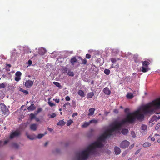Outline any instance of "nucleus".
<instances>
[{"mask_svg":"<svg viewBox=\"0 0 160 160\" xmlns=\"http://www.w3.org/2000/svg\"><path fill=\"white\" fill-rule=\"evenodd\" d=\"M110 127L111 128L106 131L103 134L98 138V140L94 142H97L98 144L97 145H93V146L95 148L102 147L103 146V145L102 142H104L105 139L111 135L113 132L120 130L121 128L118 122V121H115L113 122L111 125Z\"/></svg>","mask_w":160,"mask_h":160,"instance_id":"f257e3e1","label":"nucleus"},{"mask_svg":"<svg viewBox=\"0 0 160 160\" xmlns=\"http://www.w3.org/2000/svg\"><path fill=\"white\" fill-rule=\"evenodd\" d=\"M144 118V115L141 113L140 110H138L133 112L129 113L125 119L120 122H118L121 128L123 125L127 122L132 124L135 122L136 119L142 120Z\"/></svg>","mask_w":160,"mask_h":160,"instance_id":"f03ea898","label":"nucleus"},{"mask_svg":"<svg viewBox=\"0 0 160 160\" xmlns=\"http://www.w3.org/2000/svg\"><path fill=\"white\" fill-rule=\"evenodd\" d=\"M160 108V98H157L152 102L143 106L142 110L144 114H152L154 113L157 114L160 113V112H156V109Z\"/></svg>","mask_w":160,"mask_h":160,"instance_id":"7ed1b4c3","label":"nucleus"},{"mask_svg":"<svg viewBox=\"0 0 160 160\" xmlns=\"http://www.w3.org/2000/svg\"><path fill=\"white\" fill-rule=\"evenodd\" d=\"M98 144L97 142L93 143L89 145L84 150L76 154V157L78 160H86L89 157L90 154H94L96 153V150L93 145H97Z\"/></svg>","mask_w":160,"mask_h":160,"instance_id":"20e7f679","label":"nucleus"},{"mask_svg":"<svg viewBox=\"0 0 160 160\" xmlns=\"http://www.w3.org/2000/svg\"><path fill=\"white\" fill-rule=\"evenodd\" d=\"M150 61L148 59L143 61L142 62V66L140 68L142 69V72H145L148 71L149 68L148 66L150 64Z\"/></svg>","mask_w":160,"mask_h":160,"instance_id":"39448f33","label":"nucleus"},{"mask_svg":"<svg viewBox=\"0 0 160 160\" xmlns=\"http://www.w3.org/2000/svg\"><path fill=\"white\" fill-rule=\"evenodd\" d=\"M1 110L4 115H7L9 113V111L4 104L1 105Z\"/></svg>","mask_w":160,"mask_h":160,"instance_id":"423d86ee","label":"nucleus"},{"mask_svg":"<svg viewBox=\"0 0 160 160\" xmlns=\"http://www.w3.org/2000/svg\"><path fill=\"white\" fill-rule=\"evenodd\" d=\"M129 145V142L127 140L123 141L121 143L120 147L121 148H127Z\"/></svg>","mask_w":160,"mask_h":160,"instance_id":"0eeeda50","label":"nucleus"},{"mask_svg":"<svg viewBox=\"0 0 160 160\" xmlns=\"http://www.w3.org/2000/svg\"><path fill=\"white\" fill-rule=\"evenodd\" d=\"M33 83L32 81L28 80L25 82V86L28 88H29L33 85Z\"/></svg>","mask_w":160,"mask_h":160,"instance_id":"6e6552de","label":"nucleus"},{"mask_svg":"<svg viewBox=\"0 0 160 160\" xmlns=\"http://www.w3.org/2000/svg\"><path fill=\"white\" fill-rule=\"evenodd\" d=\"M20 134V133L18 131H15L11 133L10 136V138L12 139L15 137L19 136Z\"/></svg>","mask_w":160,"mask_h":160,"instance_id":"1a4fd4ad","label":"nucleus"},{"mask_svg":"<svg viewBox=\"0 0 160 160\" xmlns=\"http://www.w3.org/2000/svg\"><path fill=\"white\" fill-rule=\"evenodd\" d=\"M104 93L106 95H109L111 93V91L109 88L108 87H105L103 90Z\"/></svg>","mask_w":160,"mask_h":160,"instance_id":"9d476101","label":"nucleus"},{"mask_svg":"<svg viewBox=\"0 0 160 160\" xmlns=\"http://www.w3.org/2000/svg\"><path fill=\"white\" fill-rule=\"evenodd\" d=\"M38 125L36 124H32L30 126V129L33 131H35L37 130Z\"/></svg>","mask_w":160,"mask_h":160,"instance_id":"9b49d317","label":"nucleus"},{"mask_svg":"<svg viewBox=\"0 0 160 160\" xmlns=\"http://www.w3.org/2000/svg\"><path fill=\"white\" fill-rule=\"evenodd\" d=\"M77 61L78 60L76 59V57H73L71 58L70 62L72 65H74L75 62H77Z\"/></svg>","mask_w":160,"mask_h":160,"instance_id":"f8f14e48","label":"nucleus"},{"mask_svg":"<svg viewBox=\"0 0 160 160\" xmlns=\"http://www.w3.org/2000/svg\"><path fill=\"white\" fill-rule=\"evenodd\" d=\"M115 153L116 155L119 154L121 152L120 148L118 147H115L114 148Z\"/></svg>","mask_w":160,"mask_h":160,"instance_id":"ddd939ff","label":"nucleus"},{"mask_svg":"<svg viewBox=\"0 0 160 160\" xmlns=\"http://www.w3.org/2000/svg\"><path fill=\"white\" fill-rule=\"evenodd\" d=\"M35 107L33 104H32L30 106L28 107L27 109L29 111H32L35 109Z\"/></svg>","mask_w":160,"mask_h":160,"instance_id":"4468645a","label":"nucleus"},{"mask_svg":"<svg viewBox=\"0 0 160 160\" xmlns=\"http://www.w3.org/2000/svg\"><path fill=\"white\" fill-rule=\"evenodd\" d=\"M89 112L88 114V115L89 116H92L93 115L95 109L94 108H91L89 109Z\"/></svg>","mask_w":160,"mask_h":160,"instance_id":"2eb2a0df","label":"nucleus"},{"mask_svg":"<svg viewBox=\"0 0 160 160\" xmlns=\"http://www.w3.org/2000/svg\"><path fill=\"white\" fill-rule=\"evenodd\" d=\"M46 51L44 48H41L39 50L38 53L41 55H43L45 53Z\"/></svg>","mask_w":160,"mask_h":160,"instance_id":"dca6fc26","label":"nucleus"},{"mask_svg":"<svg viewBox=\"0 0 160 160\" xmlns=\"http://www.w3.org/2000/svg\"><path fill=\"white\" fill-rule=\"evenodd\" d=\"M78 94L80 96L82 97H84L85 95L84 92L82 90H79L78 92Z\"/></svg>","mask_w":160,"mask_h":160,"instance_id":"f3484780","label":"nucleus"},{"mask_svg":"<svg viewBox=\"0 0 160 160\" xmlns=\"http://www.w3.org/2000/svg\"><path fill=\"white\" fill-rule=\"evenodd\" d=\"M90 121L89 122H85L82 125V127L86 128L90 124Z\"/></svg>","mask_w":160,"mask_h":160,"instance_id":"a211bd4d","label":"nucleus"},{"mask_svg":"<svg viewBox=\"0 0 160 160\" xmlns=\"http://www.w3.org/2000/svg\"><path fill=\"white\" fill-rule=\"evenodd\" d=\"M134 96L133 94L131 93H128L126 95V97L128 99H131Z\"/></svg>","mask_w":160,"mask_h":160,"instance_id":"6ab92c4d","label":"nucleus"},{"mask_svg":"<svg viewBox=\"0 0 160 160\" xmlns=\"http://www.w3.org/2000/svg\"><path fill=\"white\" fill-rule=\"evenodd\" d=\"M65 122L63 120H61L58 122L57 125H58L62 126L65 125Z\"/></svg>","mask_w":160,"mask_h":160,"instance_id":"aec40b11","label":"nucleus"},{"mask_svg":"<svg viewBox=\"0 0 160 160\" xmlns=\"http://www.w3.org/2000/svg\"><path fill=\"white\" fill-rule=\"evenodd\" d=\"M68 70V68L67 67H63L61 69L62 72L63 73H67Z\"/></svg>","mask_w":160,"mask_h":160,"instance_id":"412c9836","label":"nucleus"},{"mask_svg":"<svg viewBox=\"0 0 160 160\" xmlns=\"http://www.w3.org/2000/svg\"><path fill=\"white\" fill-rule=\"evenodd\" d=\"M94 95L93 92H90L88 93L87 95V98H92Z\"/></svg>","mask_w":160,"mask_h":160,"instance_id":"4be33fe9","label":"nucleus"},{"mask_svg":"<svg viewBox=\"0 0 160 160\" xmlns=\"http://www.w3.org/2000/svg\"><path fill=\"white\" fill-rule=\"evenodd\" d=\"M151 144L149 142H146L143 144V146L144 147L146 148L151 146Z\"/></svg>","mask_w":160,"mask_h":160,"instance_id":"5701e85b","label":"nucleus"},{"mask_svg":"<svg viewBox=\"0 0 160 160\" xmlns=\"http://www.w3.org/2000/svg\"><path fill=\"white\" fill-rule=\"evenodd\" d=\"M79 58L81 59L82 61V64H86L87 63V60L86 59H82L81 57H79L78 58Z\"/></svg>","mask_w":160,"mask_h":160,"instance_id":"b1692460","label":"nucleus"},{"mask_svg":"<svg viewBox=\"0 0 160 160\" xmlns=\"http://www.w3.org/2000/svg\"><path fill=\"white\" fill-rule=\"evenodd\" d=\"M160 119V116H158V117L156 116H154L152 119V120L153 121H157L158 120Z\"/></svg>","mask_w":160,"mask_h":160,"instance_id":"393cba45","label":"nucleus"},{"mask_svg":"<svg viewBox=\"0 0 160 160\" xmlns=\"http://www.w3.org/2000/svg\"><path fill=\"white\" fill-rule=\"evenodd\" d=\"M19 91L23 92L26 95H28L29 93L28 91H27V90H24L22 88H20L19 89Z\"/></svg>","mask_w":160,"mask_h":160,"instance_id":"a878e982","label":"nucleus"},{"mask_svg":"<svg viewBox=\"0 0 160 160\" xmlns=\"http://www.w3.org/2000/svg\"><path fill=\"white\" fill-rule=\"evenodd\" d=\"M122 133L124 135L126 134L128 132V129H123L122 131Z\"/></svg>","mask_w":160,"mask_h":160,"instance_id":"bb28decb","label":"nucleus"},{"mask_svg":"<svg viewBox=\"0 0 160 160\" xmlns=\"http://www.w3.org/2000/svg\"><path fill=\"white\" fill-rule=\"evenodd\" d=\"M53 83L57 87H58V88H60L61 87L60 84L59 82H53Z\"/></svg>","mask_w":160,"mask_h":160,"instance_id":"cd10ccee","label":"nucleus"},{"mask_svg":"<svg viewBox=\"0 0 160 160\" xmlns=\"http://www.w3.org/2000/svg\"><path fill=\"white\" fill-rule=\"evenodd\" d=\"M48 116L49 117V118H53L56 116V115L55 113H53L51 115L50 114H48Z\"/></svg>","mask_w":160,"mask_h":160,"instance_id":"c85d7f7f","label":"nucleus"},{"mask_svg":"<svg viewBox=\"0 0 160 160\" xmlns=\"http://www.w3.org/2000/svg\"><path fill=\"white\" fill-rule=\"evenodd\" d=\"M42 111V109L41 108H39L35 112V114L36 115H37L39 113L41 112Z\"/></svg>","mask_w":160,"mask_h":160,"instance_id":"c756f323","label":"nucleus"},{"mask_svg":"<svg viewBox=\"0 0 160 160\" xmlns=\"http://www.w3.org/2000/svg\"><path fill=\"white\" fill-rule=\"evenodd\" d=\"M104 73H105V74H106L107 75H109L110 72V70L108 69H105L104 70Z\"/></svg>","mask_w":160,"mask_h":160,"instance_id":"7c9ffc66","label":"nucleus"},{"mask_svg":"<svg viewBox=\"0 0 160 160\" xmlns=\"http://www.w3.org/2000/svg\"><path fill=\"white\" fill-rule=\"evenodd\" d=\"M47 133L46 132L45 134H38V139L41 138L42 137L44 136V135L46 134Z\"/></svg>","mask_w":160,"mask_h":160,"instance_id":"2f4dec72","label":"nucleus"},{"mask_svg":"<svg viewBox=\"0 0 160 160\" xmlns=\"http://www.w3.org/2000/svg\"><path fill=\"white\" fill-rule=\"evenodd\" d=\"M73 121L71 119L69 120L68 121V122L67 123V126H70L72 122Z\"/></svg>","mask_w":160,"mask_h":160,"instance_id":"473e14b6","label":"nucleus"},{"mask_svg":"<svg viewBox=\"0 0 160 160\" xmlns=\"http://www.w3.org/2000/svg\"><path fill=\"white\" fill-rule=\"evenodd\" d=\"M13 147L16 149H18V148L19 146L18 145L15 143H14L12 144Z\"/></svg>","mask_w":160,"mask_h":160,"instance_id":"72a5a7b5","label":"nucleus"},{"mask_svg":"<svg viewBox=\"0 0 160 160\" xmlns=\"http://www.w3.org/2000/svg\"><path fill=\"white\" fill-rule=\"evenodd\" d=\"M141 128L142 130L145 131L147 129V127L146 125L143 124Z\"/></svg>","mask_w":160,"mask_h":160,"instance_id":"f704fd0d","label":"nucleus"},{"mask_svg":"<svg viewBox=\"0 0 160 160\" xmlns=\"http://www.w3.org/2000/svg\"><path fill=\"white\" fill-rule=\"evenodd\" d=\"M22 73L20 72L17 71V72L15 74L16 76H18L20 77L21 76Z\"/></svg>","mask_w":160,"mask_h":160,"instance_id":"c9c22d12","label":"nucleus"},{"mask_svg":"<svg viewBox=\"0 0 160 160\" xmlns=\"http://www.w3.org/2000/svg\"><path fill=\"white\" fill-rule=\"evenodd\" d=\"M68 74L69 76H73L74 75V73L70 71H68Z\"/></svg>","mask_w":160,"mask_h":160,"instance_id":"e433bc0d","label":"nucleus"},{"mask_svg":"<svg viewBox=\"0 0 160 160\" xmlns=\"http://www.w3.org/2000/svg\"><path fill=\"white\" fill-rule=\"evenodd\" d=\"M30 119L31 120H32V119H34V118H35V116L34 114L33 113H31L30 115Z\"/></svg>","mask_w":160,"mask_h":160,"instance_id":"4c0bfd02","label":"nucleus"},{"mask_svg":"<svg viewBox=\"0 0 160 160\" xmlns=\"http://www.w3.org/2000/svg\"><path fill=\"white\" fill-rule=\"evenodd\" d=\"M21 79V78L20 77L16 76L15 78V80L17 82L19 81Z\"/></svg>","mask_w":160,"mask_h":160,"instance_id":"58836bf2","label":"nucleus"},{"mask_svg":"<svg viewBox=\"0 0 160 160\" xmlns=\"http://www.w3.org/2000/svg\"><path fill=\"white\" fill-rule=\"evenodd\" d=\"M48 104L51 107L55 106V104H54L52 102H51L50 101H49L48 102Z\"/></svg>","mask_w":160,"mask_h":160,"instance_id":"ea45409f","label":"nucleus"},{"mask_svg":"<svg viewBox=\"0 0 160 160\" xmlns=\"http://www.w3.org/2000/svg\"><path fill=\"white\" fill-rule=\"evenodd\" d=\"M90 123H97L98 122V121L97 120H95V119H92V120H91L90 121Z\"/></svg>","mask_w":160,"mask_h":160,"instance_id":"a19ab883","label":"nucleus"},{"mask_svg":"<svg viewBox=\"0 0 160 160\" xmlns=\"http://www.w3.org/2000/svg\"><path fill=\"white\" fill-rule=\"evenodd\" d=\"M110 60L113 63L117 61V60L115 58H111Z\"/></svg>","mask_w":160,"mask_h":160,"instance_id":"79ce46f5","label":"nucleus"},{"mask_svg":"<svg viewBox=\"0 0 160 160\" xmlns=\"http://www.w3.org/2000/svg\"><path fill=\"white\" fill-rule=\"evenodd\" d=\"M131 133V135L133 137L135 138L136 137V134L135 132L134 131H132Z\"/></svg>","mask_w":160,"mask_h":160,"instance_id":"37998d69","label":"nucleus"},{"mask_svg":"<svg viewBox=\"0 0 160 160\" xmlns=\"http://www.w3.org/2000/svg\"><path fill=\"white\" fill-rule=\"evenodd\" d=\"M119 67V64L118 63L115 64V65L113 64V68H118Z\"/></svg>","mask_w":160,"mask_h":160,"instance_id":"c03bdc74","label":"nucleus"},{"mask_svg":"<svg viewBox=\"0 0 160 160\" xmlns=\"http://www.w3.org/2000/svg\"><path fill=\"white\" fill-rule=\"evenodd\" d=\"M5 87V85L4 83L0 84V89L3 88Z\"/></svg>","mask_w":160,"mask_h":160,"instance_id":"a18cd8bd","label":"nucleus"},{"mask_svg":"<svg viewBox=\"0 0 160 160\" xmlns=\"http://www.w3.org/2000/svg\"><path fill=\"white\" fill-rule=\"evenodd\" d=\"M28 138L31 140H33L35 139V138L34 137H33L32 136H30V135H28Z\"/></svg>","mask_w":160,"mask_h":160,"instance_id":"49530a36","label":"nucleus"},{"mask_svg":"<svg viewBox=\"0 0 160 160\" xmlns=\"http://www.w3.org/2000/svg\"><path fill=\"white\" fill-rule=\"evenodd\" d=\"M160 127V123H159L156 126L155 128L156 130H158L159 128Z\"/></svg>","mask_w":160,"mask_h":160,"instance_id":"de8ad7c7","label":"nucleus"},{"mask_svg":"<svg viewBox=\"0 0 160 160\" xmlns=\"http://www.w3.org/2000/svg\"><path fill=\"white\" fill-rule=\"evenodd\" d=\"M86 57L88 59H89L91 57V55L88 54H87L86 55Z\"/></svg>","mask_w":160,"mask_h":160,"instance_id":"09e8293b","label":"nucleus"},{"mask_svg":"<svg viewBox=\"0 0 160 160\" xmlns=\"http://www.w3.org/2000/svg\"><path fill=\"white\" fill-rule=\"evenodd\" d=\"M124 112L126 113H128L129 112V109L128 108H126L124 110Z\"/></svg>","mask_w":160,"mask_h":160,"instance_id":"8fccbe9b","label":"nucleus"},{"mask_svg":"<svg viewBox=\"0 0 160 160\" xmlns=\"http://www.w3.org/2000/svg\"><path fill=\"white\" fill-rule=\"evenodd\" d=\"M65 100L67 101H69L70 100V98L68 96H67L65 97Z\"/></svg>","mask_w":160,"mask_h":160,"instance_id":"3c124183","label":"nucleus"},{"mask_svg":"<svg viewBox=\"0 0 160 160\" xmlns=\"http://www.w3.org/2000/svg\"><path fill=\"white\" fill-rule=\"evenodd\" d=\"M53 100H54L55 102L57 103H59L60 101L59 99H53Z\"/></svg>","mask_w":160,"mask_h":160,"instance_id":"603ef678","label":"nucleus"},{"mask_svg":"<svg viewBox=\"0 0 160 160\" xmlns=\"http://www.w3.org/2000/svg\"><path fill=\"white\" fill-rule=\"evenodd\" d=\"M113 112L115 113H118V110H117V109H115L114 110Z\"/></svg>","mask_w":160,"mask_h":160,"instance_id":"864d4df0","label":"nucleus"},{"mask_svg":"<svg viewBox=\"0 0 160 160\" xmlns=\"http://www.w3.org/2000/svg\"><path fill=\"white\" fill-rule=\"evenodd\" d=\"M141 150V149H139L137 151H136L135 152V154H138L139 152H140Z\"/></svg>","mask_w":160,"mask_h":160,"instance_id":"5fc2aeb1","label":"nucleus"},{"mask_svg":"<svg viewBox=\"0 0 160 160\" xmlns=\"http://www.w3.org/2000/svg\"><path fill=\"white\" fill-rule=\"evenodd\" d=\"M78 115V113H73L72 115V117H74L75 116H77Z\"/></svg>","mask_w":160,"mask_h":160,"instance_id":"6e6d98bb","label":"nucleus"},{"mask_svg":"<svg viewBox=\"0 0 160 160\" xmlns=\"http://www.w3.org/2000/svg\"><path fill=\"white\" fill-rule=\"evenodd\" d=\"M8 140H5V141H4V142L3 144L4 145H5V144H7L8 143Z\"/></svg>","mask_w":160,"mask_h":160,"instance_id":"4d7b16f0","label":"nucleus"},{"mask_svg":"<svg viewBox=\"0 0 160 160\" xmlns=\"http://www.w3.org/2000/svg\"><path fill=\"white\" fill-rule=\"evenodd\" d=\"M151 140L152 141H154L155 140V138L154 137H152L151 138Z\"/></svg>","mask_w":160,"mask_h":160,"instance_id":"13d9d810","label":"nucleus"},{"mask_svg":"<svg viewBox=\"0 0 160 160\" xmlns=\"http://www.w3.org/2000/svg\"><path fill=\"white\" fill-rule=\"evenodd\" d=\"M48 130L50 132H52L53 130L51 128H48Z\"/></svg>","mask_w":160,"mask_h":160,"instance_id":"bf43d9fd","label":"nucleus"},{"mask_svg":"<svg viewBox=\"0 0 160 160\" xmlns=\"http://www.w3.org/2000/svg\"><path fill=\"white\" fill-rule=\"evenodd\" d=\"M35 120H36V121L37 122H39L40 121L39 118H36Z\"/></svg>","mask_w":160,"mask_h":160,"instance_id":"052dcab7","label":"nucleus"},{"mask_svg":"<svg viewBox=\"0 0 160 160\" xmlns=\"http://www.w3.org/2000/svg\"><path fill=\"white\" fill-rule=\"evenodd\" d=\"M29 64L30 65L32 63V62L31 60H29L28 61Z\"/></svg>","mask_w":160,"mask_h":160,"instance_id":"680f3d73","label":"nucleus"},{"mask_svg":"<svg viewBox=\"0 0 160 160\" xmlns=\"http://www.w3.org/2000/svg\"><path fill=\"white\" fill-rule=\"evenodd\" d=\"M66 105H70V103L69 102H67L65 103Z\"/></svg>","mask_w":160,"mask_h":160,"instance_id":"e2e57ef3","label":"nucleus"},{"mask_svg":"<svg viewBox=\"0 0 160 160\" xmlns=\"http://www.w3.org/2000/svg\"><path fill=\"white\" fill-rule=\"evenodd\" d=\"M48 144V142H46L44 145V146H45V147Z\"/></svg>","mask_w":160,"mask_h":160,"instance_id":"0e129e2a","label":"nucleus"},{"mask_svg":"<svg viewBox=\"0 0 160 160\" xmlns=\"http://www.w3.org/2000/svg\"><path fill=\"white\" fill-rule=\"evenodd\" d=\"M7 66H8L9 68H10L11 67V65L10 64H8L7 65Z\"/></svg>","mask_w":160,"mask_h":160,"instance_id":"69168bd1","label":"nucleus"},{"mask_svg":"<svg viewBox=\"0 0 160 160\" xmlns=\"http://www.w3.org/2000/svg\"><path fill=\"white\" fill-rule=\"evenodd\" d=\"M134 146V145H131L130 147H129V148L130 149H131Z\"/></svg>","mask_w":160,"mask_h":160,"instance_id":"338daca9","label":"nucleus"},{"mask_svg":"<svg viewBox=\"0 0 160 160\" xmlns=\"http://www.w3.org/2000/svg\"><path fill=\"white\" fill-rule=\"evenodd\" d=\"M111 151L110 150H108L107 151V153H108V154H110L111 153Z\"/></svg>","mask_w":160,"mask_h":160,"instance_id":"774afa93","label":"nucleus"}]
</instances>
